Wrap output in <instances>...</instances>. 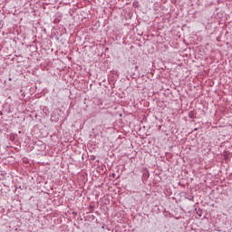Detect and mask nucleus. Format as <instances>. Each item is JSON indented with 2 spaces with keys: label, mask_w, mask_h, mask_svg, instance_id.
Instances as JSON below:
<instances>
[{
  "label": "nucleus",
  "mask_w": 232,
  "mask_h": 232,
  "mask_svg": "<svg viewBox=\"0 0 232 232\" xmlns=\"http://www.w3.org/2000/svg\"><path fill=\"white\" fill-rule=\"evenodd\" d=\"M189 117H193V112H189Z\"/></svg>",
  "instance_id": "f257e3e1"
}]
</instances>
